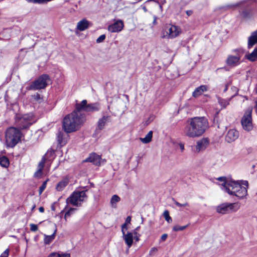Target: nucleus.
<instances>
[{"label":"nucleus","instance_id":"nucleus-1","mask_svg":"<svg viewBox=\"0 0 257 257\" xmlns=\"http://www.w3.org/2000/svg\"><path fill=\"white\" fill-rule=\"evenodd\" d=\"M208 127L209 122L206 117L195 116L188 118L184 133L189 138H198L202 136Z\"/></svg>","mask_w":257,"mask_h":257},{"label":"nucleus","instance_id":"nucleus-2","mask_svg":"<svg viewBox=\"0 0 257 257\" xmlns=\"http://www.w3.org/2000/svg\"><path fill=\"white\" fill-rule=\"evenodd\" d=\"M86 121V116L84 112H79L75 109L66 115L63 118L62 128L66 133H71L79 130Z\"/></svg>","mask_w":257,"mask_h":257},{"label":"nucleus","instance_id":"nucleus-3","mask_svg":"<svg viewBox=\"0 0 257 257\" xmlns=\"http://www.w3.org/2000/svg\"><path fill=\"white\" fill-rule=\"evenodd\" d=\"M242 184L245 187L242 186L238 182L229 181L225 190L230 195H234L239 198H243L247 194L248 182L244 181Z\"/></svg>","mask_w":257,"mask_h":257},{"label":"nucleus","instance_id":"nucleus-4","mask_svg":"<svg viewBox=\"0 0 257 257\" xmlns=\"http://www.w3.org/2000/svg\"><path fill=\"white\" fill-rule=\"evenodd\" d=\"M22 133L17 127L11 126L5 132V142L7 148H13L21 141Z\"/></svg>","mask_w":257,"mask_h":257},{"label":"nucleus","instance_id":"nucleus-5","mask_svg":"<svg viewBox=\"0 0 257 257\" xmlns=\"http://www.w3.org/2000/svg\"><path fill=\"white\" fill-rule=\"evenodd\" d=\"M35 121L34 115L32 113L17 114L15 117V123L21 131L29 128Z\"/></svg>","mask_w":257,"mask_h":257},{"label":"nucleus","instance_id":"nucleus-6","mask_svg":"<svg viewBox=\"0 0 257 257\" xmlns=\"http://www.w3.org/2000/svg\"><path fill=\"white\" fill-rule=\"evenodd\" d=\"M52 83V80L49 75L43 74L33 81L29 86V90H40L45 89Z\"/></svg>","mask_w":257,"mask_h":257},{"label":"nucleus","instance_id":"nucleus-7","mask_svg":"<svg viewBox=\"0 0 257 257\" xmlns=\"http://www.w3.org/2000/svg\"><path fill=\"white\" fill-rule=\"evenodd\" d=\"M75 107L79 112H85L87 113H93L98 111L100 109V104L98 102L87 103L86 99L83 100L80 103H77Z\"/></svg>","mask_w":257,"mask_h":257},{"label":"nucleus","instance_id":"nucleus-8","mask_svg":"<svg viewBox=\"0 0 257 257\" xmlns=\"http://www.w3.org/2000/svg\"><path fill=\"white\" fill-rule=\"evenodd\" d=\"M86 191L87 190L73 192L70 197L67 199V203L75 206H81L82 202L87 198V195L86 193Z\"/></svg>","mask_w":257,"mask_h":257},{"label":"nucleus","instance_id":"nucleus-9","mask_svg":"<svg viewBox=\"0 0 257 257\" xmlns=\"http://www.w3.org/2000/svg\"><path fill=\"white\" fill-rule=\"evenodd\" d=\"M251 113L252 109L248 108L245 111L241 120V123L243 129L247 131H251L253 127Z\"/></svg>","mask_w":257,"mask_h":257},{"label":"nucleus","instance_id":"nucleus-10","mask_svg":"<svg viewBox=\"0 0 257 257\" xmlns=\"http://www.w3.org/2000/svg\"><path fill=\"white\" fill-rule=\"evenodd\" d=\"M233 51L236 53V55H228L226 60V64L230 67H235L240 64V59L243 53L239 49H235Z\"/></svg>","mask_w":257,"mask_h":257},{"label":"nucleus","instance_id":"nucleus-11","mask_svg":"<svg viewBox=\"0 0 257 257\" xmlns=\"http://www.w3.org/2000/svg\"><path fill=\"white\" fill-rule=\"evenodd\" d=\"M234 203H222L217 207L216 211L218 213L222 214L231 213L237 210L234 209Z\"/></svg>","mask_w":257,"mask_h":257},{"label":"nucleus","instance_id":"nucleus-12","mask_svg":"<svg viewBox=\"0 0 257 257\" xmlns=\"http://www.w3.org/2000/svg\"><path fill=\"white\" fill-rule=\"evenodd\" d=\"M69 133L60 131L57 134V141L60 148L64 146L69 140Z\"/></svg>","mask_w":257,"mask_h":257},{"label":"nucleus","instance_id":"nucleus-13","mask_svg":"<svg viewBox=\"0 0 257 257\" xmlns=\"http://www.w3.org/2000/svg\"><path fill=\"white\" fill-rule=\"evenodd\" d=\"M124 27V24L120 20H117L115 22L108 26V31L111 33H118Z\"/></svg>","mask_w":257,"mask_h":257},{"label":"nucleus","instance_id":"nucleus-14","mask_svg":"<svg viewBox=\"0 0 257 257\" xmlns=\"http://www.w3.org/2000/svg\"><path fill=\"white\" fill-rule=\"evenodd\" d=\"M168 31H166L167 38L172 39L177 37L180 32V28L177 26L170 25L167 27Z\"/></svg>","mask_w":257,"mask_h":257},{"label":"nucleus","instance_id":"nucleus-15","mask_svg":"<svg viewBox=\"0 0 257 257\" xmlns=\"http://www.w3.org/2000/svg\"><path fill=\"white\" fill-rule=\"evenodd\" d=\"M101 159L100 156L95 153H93L90 154L89 156L84 160V162H91L96 166H99L101 164Z\"/></svg>","mask_w":257,"mask_h":257},{"label":"nucleus","instance_id":"nucleus-16","mask_svg":"<svg viewBox=\"0 0 257 257\" xmlns=\"http://www.w3.org/2000/svg\"><path fill=\"white\" fill-rule=\"evenodd\" d=\"M239 136V133L235 129L229 130L225 136V141L228 143H231L236 140Z\"/></svg>","mask_w":257,"mask_h":257},{"label":"nucleus","instance_id":"nucleus-17","mask_svg":"<svg viewBox=\"0 0 257 257\" xmlns=\"http://www.w3.org/2000/svg\"><path fill=\"white\" fill-rule=\"evenodd\" d=\"M209 140L208 138H204L197 142L196 149L198 151H203L208 146Z\"/></svg>","mask_w":257,"mask_h":257},{"label":"nucleus","instance_id":"nucleus-18","mask_svg":"<svg viewBox=\"0 0 257 257\" xmlns=\"http://www.w3.org/2000/svg\"><path fill=\"white\" fill-rule=\"evenodd\" d=\"M257 43V30L252 32L248 38L247 48H251L255 44Z\"/></svg>","mask_w":257,"mask_h":257},{"label":"nucleus","instance_id":"nucleus-19","mask_svg":"<svg viewBox=\"0 0 257 257\" xmlns=\"http://www.w3.org/2000/svg\"><path fill=\"white\" fill-rule=\"evenodd\" d=\"M123 239L128 248H130L133 243V234L131 232H127L126 234H122Z\"/></svg>","mask_w":257,"mask_h":257},{"label":"nucleus","instance_id":"nucleus-20","mask_svg":"<svg viewBox=\"0 0 257 257\" xmlns=\"http://www.w3.org/2000/svg\"><path fill=\"white\" fill-rule=\"evenodd\" d=\"M208 89L207 86L205 85H202L197 87L192 93V96L197 98L201 95L203 92L206 91Z\"/></svg>","mask_w":257,"mask_h":257},{"label":"nucleus","instance_id":"nucleus-21","mask_svg":"<svg viewBox=\"0 0 257 257\" xmlns=\"http://www.w3.org/2000/svg\"><path fill=\"white\" fill-rule=\"evenodd\" d=\"M89 23L86 19L80 21L77 25V29L80 31H83L89 27Z\"/></svg>","mask_w":257,"mask_h":257},{"label":"nucleus","instance_id":"nucleus-22","mask_svg":"<svg viewBox=\"0 0 257 257\" xmlns=\"http://www.w3.org/2000/svg\"><path fill=\"white\" fill-rule=\"evenodd\" d=\"M69 180L65 178L60 181L56 186V189L57 191H62L68 184Z\"/></svg>","mask_w":257,"mask_h":257},{"label":"nucleus","instance_id":"nucleus-23","mask_svg":"<svg viewBox=\"0 0 257 257\" xmlns=\"http://www.w3.org/2000/svg\"><path fill=\"white\" fill-rule=\"evenodd\" d=\"M109 116H103L99 119L97 122V127L99 130H102L104 128L105 123L109 118Z\"/></svg>","mask_w":257,"mask_h":257},{"label":"nucleus","instance_id":"nucleus-24","mask_svg":"<svg viewBox=\"0 0 257 257\" xmlns=\"http://www.w3.org/2000/svg\"><path fill=\"white\" fill-rule=\"evenodd\" d=\"M0 165L5 168H8L9 167L10 160L7 156H0Z\"/></svg>","mask_w":257,"mask_h":257},{"label":"nucleus","instance_id":"nucleus-25","mask_svg":"<svg viewBox=\"0 0 257 257\" xmlns=\"http://www.w3.org/2000/svg\"><path fill=\"white\" fill-rule=\"evenodd\" d=\"M246 58L251 62H254L257 60V47L251 53L246 55Z\"/></svg>","mask_w":257,"mask_h":257},{"label":"nucleus","instance_id":"nucleus-26","mask_svg":"<svg viewBox=\"0 0 257 257\" xmlns=\"http://www.w3.org/2000/svg\"><path fill=\"white\" fill-rule=\"evenodd\" d=\"M56 230L51 235H44V242L45 244H49L55 239Z\"/></svg>","mask_w":257,"mask_h":257},{"label":"nucleus","instance_id":"nucleus-27","mask_svg":"<svg viewBox=\"0 0 257 257\" xmlns=\"http://www.w3.org/2000/svg\"><path fill=\"white\" fill-rule=\"evenodd\" d=\"M218 102L222 107L221 108H225L229 104V100L223 99L220 97H217Z\"/></svg>","mask_w":257,"mask_h":257},{"label":"nucleus","instance_id":"nucleus-28","mask_svg":"<svg viewBox=\"0 0 257 257\" xmlns=\"http://www.w3.org/2000/svg\"><path fill=\"white\" fill-rule=\"evenodd\" d=\"M153 131H150L144 138H140L141 141L145 144L151 142L153 137Z\"/></svg>","mask_w":257,"mask_h":257},{"label":"nucleus","instance_id":"nucleus-29","mask_svg":"<svg viewBox=\"0 0 257 257\" xmlns=\"http://www.w3.org/2000/svg\"><path fill=\"white\" fill-rule=\"evenodd\" d=\"M241 16L244 19H249L252 16V12L250 10H245L241 12Z\"/></svg>","mask_w":257,"mask_h":257},{"label":"nucleus","instance_id":"nucleus-30","mask_svg":"<svg viewBox=\"0 0 257 257\" xmlns=\"http://www.w3.org/2000/svg\"><path fill=\"white\" fill-rule=\"evenodd\" d=\"M48 257H70V254L66 253L60 254L57 252H52L49 255Z\"/></svg>","mask_w":257,"mask_h":257},{"label":"nucleus","instance_id":"nucleus-31","mask_svg":"<svg viewBox=\"0 0 257 257\" xmlns=\"http://www.w3.org/2000/svg\"><path fill=\"white\" fill-rule=\"evenodd\" d=\"M46 160H47V159L46 158L45 156H43L41 159V160L38 164V169L43 170L44 168L45 164L46 162Z\"/></svg>","mask_w":257,"mask_h":257},{"label":"nucleus","instance_id":"nucleus-32","mask_svg":"<svg viewBox=\"0 0 257 257\" xmlns=\"http://www.w3.org/2000/svg\"><path fill=\"white\" fill-rule=\"evenodd\" d=\"M189 225V223L184 225V226H179L178 225H175L173 228V230L175 231H182L186 229L188 226Z\"/></svg>","mask_w":257,"mask_h":257},{"label":"nucleus","instance_id":"nucleus-33","mask_svg":"<svg viewBox=\"0 0 257 257\" xmlns=\"http://www.w3.org/2000/svg\"><path fill=\"white\" fill-rule=\"evenodd\" d=\"M32 98L36 101L40 103L43 101V98L41 96L40 94L38 93H36L32 95Z\"/></svg>","mask_w":257,"mask_h":257},{"label":"nucleus","instance_id":"nucleus-34","mask_svg":"<svg viewBox=\"0 0 257 257\" xmlns=\"http://www.w3.org/2000/svg\"><path fill=\"white\" fill-rule=\"evenodd\" d=\"M49 180V179H47L46 181L43 182L42 185L40 187L39 189V195H41L42 193V192L44 191V190L46 189L47 182Z\"/></svg>","mask_w":257,"mask_h":257},{"label":"nucleus","instance_id":"nucleus-35","mask_svg":"<svg viewBox=\"0 0 257 257\" xmlns=\"http://www.w3.org/2000/svg\"><path fill=\"white\" fill-rule=\"evenodd\" d=\"M76 210V208H70L68 210H67L65 213V215H64V219L65 220V221H67V218L69 216H70L72 214V212L74 211V210Z\"/></svg>","mask_w":257,"mask_h":257},{"label":"nucleus","instance_id":"nucleus-36","mask_svg":"<svg viewBox=\"0 0 257 257\" xmlns=\"http://www.w3.org/2000/svg\"><path fill=\"white\" fill-rule=\"evenodd\" d=\"M120 200V197L117 195H113L110 200V203L112 205L114 203H116L119 202Z\"/></svg>","mask_w":257,"mask_h":257},{"label":"nucleus","instance_id":"nucleus-37","mask_svg":"<svg viewBox=\"0 0 257 257\" xmlns=\"http://www.w3.org/2000/svg\"><path fill=\"white\" fill-rule=\"evenodd\" d=\"M163 215H164V217H165L166 220L168 222L170 223V222H172V218L170 216L169 212L168 210H165L164 212Z\"/></svg>","mask_w":257,"mask_h":257},{"label":"nucleus","instance_id":"nucleus-38","mask_svg":"<svg viewBox=\"0 0 257 257\" xmlns=\"http://www.w3.org/2000/svg\"><path fill=\"white\" fill-rule=\"evenodd\" d=\"M218 180L222 182V185L223 186L224 189H225L227 187V184H228V181H226V179L225 177H221L218 178Z\"/></svg>","mask_w":257,"mask_h":257},{"label":"nucleus","instance_id":"nucleus-39","mask_svg":"<svg viewBox=\"0 0 257 257\" xmlns=\"http://www.w3.org/2000/svg\"><path fill=\"white\" fill-rule=\"evenodd\" d=\"M173 201H174V204L177 206L178 207H186V206H189V204L187 203V202H185L183 204H181V203H180L179 202H178V201H177L176 200L173 199Z\"/></svg>","mask_w":257,"mask_h":257},{"label":"nucleus","instance_id":"nucleus-40","mask_svg":"<svg viewBox=\"0 0 257 257\" xmlns=\"http://www.w3.org/2000/svg\"><path fill=\"white\" fill-rule=\"evenodd\" d=\"M30 230L32 232H36L38 229V225L35 224L31 223L30 224Z\"/></svg>","mask_w":257,"mask_h":257},{"label":"nucleus","instance_id":"nucleus-41","mask_svg":"<svg viewBox=\"0 0 257 257\" xmlns=\"http://www.w3.org/2000/svg\"><path fill=\"white\" fill-rule=\"evenodd\" d=\"M43 174V170L38 169V170L35 173L34 177L36 178H40Z\"/></svg>","mask_w":257,"mask_h":257},{"label":"nucleus","instance_id":"nucleus-42","mask_svg":"<svg viewBox=\"0 0 257 257\" xmlns=\"http://www.w3.org/2000/svg\"><path fill=\"white\" fill-rule=\"evenodd\" d=\"M133 234H134V239L136 242H138L140 240V237L141 235L138 232L133 231Z\"/></svg>","mask_w":257,"mask_h":257},{"label":"nucleus","instance_id":"nucleus-43","mask_svg":"<svg viewBox=\"0 0 257 257\" xmlns=\"http://www.w3.org/2000/svg\"><path fill=\"white\" fill-rule=\"evenodd\" d=\"M105 38L106 36L104 34L101 35L96 39V42L98 43H101L105 40Z\"/></svg>","mask_w":257,"mask_h":257},{"label":"nucleus","instance_id":"nucleus-44","mask_svg":"<svg viewBox=\"0 0 257 257\" xmlns=\"http://www.w3.org/2000/svg\"><path fill=\"white\" fill-rule=\"evenodd\" d=\"M9 249H6L0 255V257H8L9 255Z\"/></svg>","mask_w":257,"mask_h":257},{"label":"nucleus","instance_id":"nucleus-45","mask_svg":"<svg viewBox=\"0 0 257 257\" xmlns=\"http://www.w3.org/2000/svg\"><path fill=\"white\" fill-rule=\"evenodd\" d=\"M158 251V249L157 247H152L150 250L149 254L150 255H153L154 253Z\"/></svg>","mask_w":257,"mask_h":257},{"label":"nucleus","instance_id":"nucleus-46","mask_svg":"<svg viewBox=\"0 0 257 257\" xmlns=\"http://www.w3.org/2000/svg\"><path fill=\"white\" fill-rule=\"evenodd\" d=\"M127 224L125 223H124L123 224H122L121 232H122V234H124V233H125V232L124 231V229H127Z\"/></svg>","mask_w":257,"mask_h":257},{"label":"nucleus","instance_id":"nucleus-47","mask_svg":"<svg viewBox=\"0 0 257 257\" xmlns=\"http://www.w3.org/2000/svg\"><path fill=\"white\" fill-rule=\"evenodd\" d=\"M167 237H168V234L166 233H164L161 236V239L162 241H164L166 240Z\"/></svg>","mask_w":257,"mask_h":257},{"label":"nucleus","instance_id":"nucleus-48","mask_svg":"<svg viewBox=\"0 0 257 257\" xmlns=\"http://www.w3.org/2000/svg\"><path fill=\"white\" fill-rule=\"evenodd\" d=\"M193 12L192 10H187L186 11V14L188 17L191 16L193 14Z\"/></svg>","mask_w":257,"mask_h":257},{"label":"nucleus","instance_id":"nucleus-49","mask_svg":"<svg viewBox=\"0 0 257 257\" xmlns=\"http://www.w3.org/2000/svg\"><path fill=\"white\" fill-rule=\"evenodd\" d=\"M131 217L128 216L126 217L124 223H126V224H128L131 222Z\"/></svg>","mask_w":257,"mask_h":257},{"label":"nucleus","instance_id":"nucleus-50","mask_svg":"<svg viewBox=\"0 0 257 257\" xmlns=\"http://www.w3.org/2000/svg\"><path fill=\"white\" fill-rule=\"evenodd\" d=\"M5 33H6V32H5V31H3V32H2L1 33H0V40H4V38L1 37V36L4 37L5 35Z\"/></svg>","mask_w":257,"mask_h":257},{"label":"nucleus","instance_id":"nucleus-51","mask_svg":"<svg viewBox=\"0 0 257 257\" xmlns=\"http://www.w3.org/2000/svg\"><path fill=\"white\" fill-rule=\"evenodd\" d=\"M228 84H226L225 85V86H224L223 92H226L228 90Z\"/></svg>","mask_w":257,"mask_h":257},{"label":"nucleus","instance_id":"nucleus-52","mask_svg":"<svg viewBox=\"0 0 257 257\" xmlns=\"http://www.w3.org/2000/svg\"><path fill=\"white\" fill-rule=\"evenodd\" d=\"M39 210L40 212L43 213L44 212V208L43 207L41 206L39 208Z\"/></svg>","mask_w":257,"mask_h":257},{"label":"nucleus","instance_id":"nucleus-53","mask_svg":"<svg viewBox=\"0 0 257 257\" xmlns=\"http://www.w3.org/2000/svg\"><path fill=\"white\" fill-rule=\"evenodd\" d=\"M140 227H140V226H139L137 227H136V228L134 230V231L138 232V231L139 230V229H140Z\"/></svg>","mask_w":257,"mask_h":257},{"label":"nucleus","instance_id":"nucleus-54","mask_svg":"<svg viewBox=\"0 0 257 257\" xmlns=\"http://www.w3.org/2000/svg\"><path fill=\"white\" fill-rule=\"evenodd\" d=\"M51 210H52V211H55V206H54V204H53L51 205Z\"/></svg>","mask_w":257,"mask_h":257},{"label":"nucleus","instance_id":"nucleus-55","mask_svg":"<svg viewBox=\"0 0 257 257\" xmlns=\"http://www.w3.org/2000/svg\"><path fill=\"white\" fill-rule=\"evenodd\" d=\"M180 148L182 150H183L184 149V147L183 144H180Z\"/></svg>","mask_w":257,"mask_h":257},{"label":"nucleus","instance_id":"nucleus-56","mask_svg":"<svg viewBox=\"0 0 257 257\" xmlns=\"http://www.w3.org/2000/svg\"><path fill=\"white\" fill-rule=\"evenodd\" d=\"M35 207H36V205H35V204H34V205L33 206V207H32V209H31V211H33V210L35 209Z\"/></svg>","mask_w":257,"mask_h":257},{"label":"nucleus","instance_id":"nucleus-57","mask_svg":"<svg viewBox=\"0 0 257 257\" xmlns=\"http://www.w3.org/2000/svg\"><path fill=\"white\" fill-rule=\"evenodd\" d=\"M156 20H157V17L155 16L154 21H153L154 24H155L156 23Z\"/></svg>","mask_w":257,"mask_h":257},{"label":"nucleus","instance_id":"nucleus-58","mask_svg":"<svg viewBox=\"0 0 257 257\" xmlns=\"http://www.w3.org/2000/svg\"><path fill=\"white\" fill-rule=\"evenodd\" d=\"M50 153H51V154H54V151H51V152H50Z\"/></svg>","mask_w":257,"mask_h":257}]
</instances>
